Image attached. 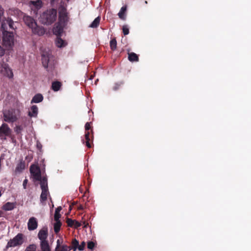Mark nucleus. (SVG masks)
Here are the masks:
<instances>
[{
  "instance_id": "0eeeda50",
  "label": "nucleus",
  "mask_w": 251,
  "mask_h": 251,
  "mask_svg": "<svg viewBox=\"0 0 251 251\" xmlns=\"http://www.w3.org/2000/svg\"><path fill=\"white\" fill-rule=\"evenodd\" d=\"M11 129L8 126V125L3 123L0 126V138L1 140L6 139V137H8L11 135Z\"/></svg>"
},
{
  "instance_id": "ea45409f",
  "label": "nucleus",
  "mask_w": 251,
  "mask_h": 251,
  "mask_svg": "<svg viewBox=\"0 0 251 251\" xmlns=\"http://www.w3.org/2000/svg\"><path fill=\"white\" fill-rule=\"evenodd\" d=\"M62 242H63L62 241H61L60 239H58L57 240L56 246L54 251H57L59 249L60 246H62V245H63L62 244Z\"/></svg>"
},
{
  "instance_id": "7ed1b4c3",
  "label": "nucleus",
  "mask_w": 251,
  "mask_h": 251,
  "mask_svg": "<svg viewBox=\"0 0 251 251\" xmlns=\"http://www.w3.org/2000/svg\"><path fill=\"white\" fill-rule=\"evenodd\" d=\"M25 242V236L19 233L7 243L6 248L21 246Z\"/></svg>"
},
{
  "instance_id": "393cba45",
  "label": "nucleus",
  "mask_w": 251,
  "mask_h": 251,
  "mask_svg": "<svg viewBox=\"0 0 251 251\" xmlns=\"http://www.w3.org/2000/svg\"><path fill=\"white\" fill-rule=\"evenodd\" d=\"M70 249L73 250V251H75L76 249L78 250V241L75 238L73 239L71 242V246H69Z\"/></svg>"
},
{
  "instance_id": "864d4df0",
  "label": "nucleus",
  "mask_w": 251,
  "mask_h": 251,
  "mask_svg": "<svg viewBox=\"0 0 251 251\" xmlns=\"http://www.w3.org/2000/svg\"><path fill=\"white\" fill-rule=\"evenodd\" d=\"M2 212L0 211V217L1 216Z\"/></svg>"
},
{
  "instance_id": "a18cd8bd",
  "label": "nucleus",
  "mask_w": 251,
  "mask_h": 251,
  "mask_svg": "<svg viewBox=\"0 0 251 251\" xmlns=\"http://www.w3.org/2000/svg\"><path fill=\"white\" fill-rule=\"evenodd\" d=\"M35 168H39V167L34 165H32L30 166V172L31 174V171L33 173L36 172V170Z\"/></svg>"
},
{
  "instance_id": "f03ea898",
  "label": "nucleus",
  "mask_w": 251,
  "mask_h": 251,
  "mask_svg": "<svg viewBox=\"0 0 251 251\" xmlns=\"http://www.w3.org/2000/svg\"><path fill=\"white\" fill-rule=\"evenodd\" d=\"M57 10L51 8L44 12L39 18L40 22L45 25H50L56 20Z\"/></svg>"
},
{
  "instance_id": "f257e3e1",
  "label": "nucleus",
  "mask_w": 251,
  "mask_h": 251,
  "mask_svg": "<svg viewBox=\"0 0 251 251\" xmlns=\"http://www.w3.org/2000/svg\"><path fill=\"white\" fill-rule=\"evenodd\" d=\"M5 24L3 23L0 26V29L2 33V45L7 50L12 48L14 43V38L13 32L6 31Z\"/></svg>"
},
{
  "instance_id": "6e6552de",
  "label": "nucleus",
  "mask_w": 251,
  "mask_h": 251,
  "mask_svg": "<svg viewBox=\"0 0 251 251\" xmlns=\"http://www.w3.org/2000/svg\"><path fill=\"white\" fill-rule=\"evenodd\" d=\"M29 5L31 9L34 11V13L37 14L38 11L43 6V2L41 0H30Z\"/></svg>"
},
{
  "instance_id": "9d476101",
  "label": "nucleus",
  "mask_w": 251,
  "mask_h": 251,
  "mask_svg": "<svg viewBox=\"0 0 251 251\" xmlns=\"http://www.w3.org/2000/svg\"><path fill=\"white\" fill-rule=\"evenodd\" d=\"M3 23L5 24V26L6 27V31H8V27H9V29L15 30L16 28V27L14 26V23L11 18H4L2 20L1 26Z\"/></svg>"
},
{
  "instance_id": "7c9ffc66",
  "label": "nucleus",
  "mask_w": 251,
  "mask_h": 251,
  "mask_svg": "<svg viewBox=\"0 0 251 251\" xmlns=\"http://www.w3.org/2000/svg\"><path fill=\"white\" fill-rule=\"evenodd\" d=\"M62 210L61 206H58L57 208H56L54 216V221H57L61 217V215L59 213L60 211Z\"/></svg>"
},
{
  "instance_id": "4be33fe9",
  "label": "nucleus",
  "mask_w": 251,
  "mask_h": 251,
  "mask_svg": "<svg viewBox=\"0 0 251 251\" xmlns=\"http://www.w3.org/2000/svg\"><path fill=\"white\" fill-rule=\"evenodd\" d=\"M43 100V96L41 94H36L32 98L31 103H39Z\"/></svg>"
},
{
  "instance_id": "3c124183",
  "label": "nucleus",
  "mask_w": 251,
  "mask_h": 251,
  "mask_svg": "<svg viewBox=\"0 0 251 251\" xmlns=\"http://www.w3.org/2000/svg\"><path fill=\"white\" fill-rule=\"evenodd\" d=\"M55 0H50L51 3L53 2Z\"/></svg>"
},
{
  "instance_id": "49530a36",
  "label": "nucleus",
  "mask_w": 251,
  "mask_h": 251,
  "mask_svg": "<svg viewBox=\"0 0 251 251\" xmlns=\"http://www.w3.org/2000/svg\"><path fill=\"white\" fill-rule=\"evenodd\" d=\"M27 182H28V180L27 179H25L24 180L23 185V187L24 189H26Z\"/></svg>"
},
{
  "instance_id": "20e7f679",
  "label": "nucleus",
  "mask_w": 251,
  "mask_h": 251,
  "mask_svg": "<svg viewBox=\"0 0 251 251\" xmlns=\"http://www.w3.org/2000/svg\"><path fill=\"white\" fill-rule=\"evenodd\" d=\"M3 120L9 123H13L15 122L18 118L15 113V111L13 109L5 110L3 111Z\"/></svg>"
},
{
  "instance_id": "423d86ee",
  "label": "nucleus",
  "mask_w": 251,
  "mask_h": 251,
  "mask_svg": "<svg viewBox=\"0 0 251 251\" xmlns=\"http://www.w3.org/2000/svg\"><path fill=\"white\" fill-rule=\"evenodd\" d=\"M69 18L67 10L65 8H62L59 11L58 23L66 26L69 21Z\"/></svg>"
},
{
  "instance_id": "79ce46f5",
  "label": "nucleus",
  "mask_w": 251,
  "mask_h": 251,
  "mask_svg": "<svg viewBox=\"0 0 251 251\" xmlns=\"http://www.w3.org/2000/svg\"><path fill=\"white\" fill-rule=\"evenodd\" d=\"M91 123L87 122L85 125V131H89V129L91 128L90 126Z\"/></svg>"
},
{
  "instance_id": "aec40b11",
  "label": "nucleus",
  "mask_w": 251,
  "mask_h": 251,
  "mask_svg": "<svg viewBox=\"0 0 251 251\" xmlns=\"http://www.w3.org/2000/svg\"><path fill=\"white\" fill-rule=\"evenodd\" d=\"M25 162L22 160L17 164L15 169V172L16 173H21L25 169Z\"/></svg>"
},
{
  "instance_id": "4c0bfd02",
  "label": "nucleus",
  "mask_w": 251,
  "mask_h": 251,
  "mask_svg": "<svg viewBox=\"0 0 251 251\" xmlns=\"http://www.w3.org/2000/svg\"><path fill=\"white\" fill-rule=\"evenodd\" d=\"M95 246V244L93 241H89L87 243V248L91 251L94 250Z\"/></svg>"
},
{
  "instance_id": "473e14b6",
  "label": "nucleus",
  "mask_w": 251,
  "mask_h": 251,
  "mask_svg": "<svg viewBox=\"0 0 251 251\" xmlns=\"http://www.w3.org/2000/svg\"><path fill=\"white\" fill-rule=\"evenodd\" d=\"M124 82L123 81L116 82L114 84L113 87V90L114 91H117L120 89L122 86L124 85Z\"/></svg>"
},
{
  "instance_id": "5701e85b",
  "label": "nucleus",
  "mask_w": 251,
  "mask_h": 251,
  "mask_svg": "<svg viewBox=\"0 0 251 251\" xmlns=\"http://www.w3.org/2000/svg\"><path fill=\"white\" fill-rule=\"evenodd\" d=\"M49 193L48 189H42V193L40 196V201L42 202L47 200L48 195Z\"/></svg>"
},
{
  "instance_id": "2f4dec72",
  "label": "nucleus",
  "mask_w": 251,
  "mask_h": 251,
  "mask_svg": "<svg viewBox=\"0 0 251 251\" xmlns=\"http://www.w3.org/2000/svg\"><path fill=\"white\" fill-rule=\"evenodd\" d=\"M85 139L86 140V146L88 148H90L91 147V146L90 143V132L89 131H85Z\"/></svg>"
},
{
  "instance_id": "a211bd4d",
  "label": "nucleus",
  "mask_w": 251,
  "mask_h": 251,
  "mask_svg": "<svg viewBox=\"0 0 251 251\" xmlns=\"http://www.w3.org/2000/svg\"><path fill=\"white\" fill-rule=\"evenodd\" d=\"M31 111L28 112V116L30 117H36L37 116L38 109V107L34 105H32L30 108Z\"/></svg>"
},
{
  "instance_id": "4468645a",
  "label": "nucleus",
  "mask_w": 251,
  "mask_h": 251,
  "mask_svg": "<svg viewBox=\"0 0 251 251\" xmlns=\"http://www.w3.org/2000/svg\"><path fill=\"white\" fill-rule=\"evenodd\" d=\"M32 32L34 34H37L39 35H42L45 33L44 28L42 27L39 26L36 24V25L31 28Z\"/></svg>"
},
{
  "instance_id": "6ab92c4d",
  "label": "nucleus",
  "mask_w": 251,
  "mask_h": 251,
  "mask_svg": "<svg viewBox=\"0 0 251 251\" xmlns=\"http://www.w3.org/2000/svg\"><path fill=\"white\" fill-rule=\"evenodd\" d=\"M35 169L36 170V172L33 173L31 171V175L34 179L37 181H39L42 178L41 176V171L39 168H35Z\"/></svg>"
},
{
  "instance_id": "37998d69",
  "label": "nucleus",
  "mask_w": 251,
  "mask_h": 251,
  "mask_svg": "<svg viewBox=\"0 0 251 251\" xmlns=\"http://www.w3.org/2000/svg\"><path fill=\"white\" fill-rule=\"evenodd\" d=\"M74 224L75 225H74V226L75 228H77L80 227L81 225V224L80 222H79L77 221H76L75 220H74Z\"/></svg>"
},
{
  "instance_id": "72a5a7b5",
  "label": "nucleus",
  "mask_w": 251,
  "mask_h": 251,
  "mask_svg": "<svg viewBox=\"0 0 251 251\" xmlns=\"http://www.w3.org/2000/svg\"><path fill=\"white\" fill-rule=\"evenodd\" d=\"M110 49L112 50H115L117 48V41L116 38H113L110 41Z\"/></svg>"
},
{
  "instance_id": "c756f323",
  "label": "nucleus",
  "mask_w": 251,
  "mask_h": 251,
  "mask_svg": "<svg viewBox=\"0 0 251 251\" xmlns=\"http://www.w3.org/2000/svg\"><path fill=\"white\" fill-rule=\"evenodd\" d=\"M55 221V223L54 224V230L55 233H57L60 230V227L62 224L59 219Z\"/></svg>"
},
{
  "instance_id": "cd10ccee",
  "label": "nucleus",
  "mask_w": 251,
  "mask_h": 251,
  "mask_svg": "<svg viewBox=\"0 0 251 251\" xmlns=\"http://www.w3.org/2000/svg\"><path fill=\"white\" fill-rule=\"evenodd\" d=\"M40 181L41 189H48L47 178L46 177H42Z\"/></svg>"
},
{
  "instance_id": "bb28decb",
  "label": "nucleus",
  "mask_w": 251,
  "mask_h": 251,
  "mask_svg": "<svg viewBox=\"0 0 251 251\" xmlns=\"http://www.w3.org/2000/svg\"><path fill=\"white\" fill-rule=\"evenodd\" d=\"M55 43L56 46L58 48H61L65 46V41L61 38V36H57Z\"/></svg>"
},
{
  "instance_id": "58836bf2",
  "label": "nucleus",
  "mask_w": 251,
  "mask_h": 251,
  "mask_svg": "<svg viewBox=\"0 0 251 251\" xmlns=\"http://www.w3.org/2000/svg\"><path fill=\"white\" fill-rule=\"evenodd\" d=\"M66 223L68 226L70 227H73L74 226V220H72V219L67 218L66 220Z\"/></svg>"
},
{
  "instance_id": "b1692460",
  "label": "nucleus",
  "mask_w": 251,
  "mask_h": 251,
  "mask_svg": "<svg viewBox=\"0 0 251 251\" xmlns=\"http://www.w3.org/2000/svg\"><path fill=\"white\" fill-rule=\"evenodd\" d=\"M128 59L131 62H137L139 61L138 56L134 52L128 53Z\"/></svg>"
},
{
  "instance_id": "ddd939ff",
  "label": "nucleus",
  "mask_w": 251,
  "mask_h": 251,
  "mask_svg": "<svg viewBox=\"0 0 251 251\" xmlns=\"http://www.w3.org/2000/svg\"><path fill=\"white\" fill-rule=\"evenodd\" d=\"M65 26H64V25L58 22L55 25V26L53 28L52 31L53 34L56 35L57 36H61V34L63 32L64 27Z\"/></svg>"
},
{
  "instance_id": "f3484780",
  "label": "nucleus",
  "mask_w": 251,
  "mask_h": 251,
  "mask_svg": "<svg viewBox=\"0 0 251 251\" xmlns=\"http://www.w3.org/2000/svg\"><path fill=\"white\" fill-rule=\"evenodd\" d=\"M41 251H50V247L48 241L40 242Z\"/></svg>"
},
{
  "instance_id": "f704fd0d",
  "label": "nucleus",
  "mask_w": 251,
  "mask_h": 251,
  "mask_svg": "<svg viewBox=\"0 0 251 251\" xmlns=\"http://www.w3.org/2000/svg\"><path fill=\"white\" fill-rule=\"evenodd\" d=\"M71 249H70V247L69 246L63 244L62 245V246H60L59 249L57 251H70Z\"/></svg>"
},
{
  "instance_id": "412c9836",
  "label": "nucleus",
  "mask_w": 251,
  "mask_h": 251,
  "mask_svg": "<svg viewBox=\"0 0 251 251\" xmlns=\"http://www.w3.org/2000/svg\"><path fill=\"white\" fill-rule=\"evenodd\" d=\"M126 9H127V7H126V5L123 6L121 8L119 13L118 14L119 17L121 19L123 20H125L126 19Z\"/></svg>"
},
{
  "instance_id": "de8ad7c7",
  "label": "nucleus",
  "mask_w": 251,
  "mask_h": 251,
  "mask_svg": "<svg viewBox=\"0 0 251 251\" xmlns=\"http://www.w3.org/2000/svg\"><path fill=\"white\" fill-rule=\"evenodd\" d=\"M82 223L84 226V227L86 228L88 226V223L86 222L85 220H83V218H82Z\"/></svg>"
},
{
  "instance_id": "39448f33",
  "label": "nucleus",
  "mask_w": 251,
  "mask_h": 251,
  "mask_svg": "<svg viewBox=\"0 0 251 251\" xmlns=\"http://www.w3.org/2000/svg\"><path fill=\"white\" fill-rule=\"evenodd\" d=\"M50 57L51 54L48 52H44L42 54V63L45 69H49L48 71L50 69H52L53 67L51 63L50 62Z\"/></svg>"
},
{
  "instance_id": "1a4fd4ad",
  "label": "nucleus",
  "mask_w": 251,
  "mask_h": 251,
  "mask_svg": "<svg viewBox=\"0 0 251 251\" xmlns=\"http://www.w3.org/2000/svg\"><path fill=\"white\" fill-rule=\"evenodd\" d=\"M37 236L40 242L48 241V230L47 227H43L40 229Z\"/></svg>"
},
{
  "instance_id": "c03bdc74",
  "label": "nucleus",
  "mask_w": 251,
  "mask_h": 251,
  "mask_svg": "<svg viewBox=\"0 0 251 251\" xmlns=\"http://www.w3.org/2000/svg\"><path fill=\"white\" fill-rule=\"evenodd\" d=\"M5 49L0 45V57L3 56L5 54Z\"/></svg>"
},
{
  "instance_id": "c9c22d12",
  "label": "nucleus",
  "mask_w": 251,
  "mask_h": 251,
  "mask_svg": "<svg viewBox=\"0 0 251 251\" xmlns=\"http://www.w3.org/2000/svg\"><path fill=\"white\" fill-rule=\"evenodd\" d=\"M36 245L35 244H30L28 246L25 251H36Z\"/></svg>"
},
{
  "instance_id": "5fc2aeb1",
  "label": "nucleus",
  "mask_w": 251,
  "mask_h": 251,
  "mask_svg": "<svg viewBox=\"0 0 251 251\" xmlns=\"http://www.w3.org/2000/svg\"><path fill=\"white\" fill-rule=\"evenodd\" d=\"M1 191H0V197H1Z\"/></svg>"
},
{
  "instance_id": "f8f14e48",
  "label": "nucleus",
  "mask_w": 251,
  "mask_h": 251,
  "mask_svg": "<svg viewBox=\"0 0 251 251\" xmlns=\"http://www.w3.org/2000/svg\"><path fill=\"white\" fill-rule=\"evenodd\" d=\"M23 20L25 25L30 28L36 25L37 23L35 20L29 16H25Z\"/></svg>"
},
{
  "instance_id": "09e8293b",
  "label": "nucleus",
  "mask_w": 251,
  "mask_h": 251,
  "mask_svg": "<svg viewBox=\"0 0 251 251\" xmlns=\"http://www.w3.org/2000/svg\"><path fill=\"white\" fill-rule=\"evenodd\" d=\"M84 209V206L82 204H80L77 207V209L79 210H82Z\"/></svg>"
},
{
  "instance_id": "a19ab883",
  "label": "nucleus",
  "mask_w": 251,
  "mask_h": 251,
  "mask_svg": "<svg viewBox=\"0 0 251 251\" xmlns=\"http://www.w3.org/2000/svg\"><path fill=\"white\" fill-rule=\"evenodd\" d=\"M85 246H86L85 242L84 241L82 242L81 243L80 245L78 244V247H79L78 250L80 251H83L84 249Z\"/></svg>"
},
{
  "instance_id": "e433bc0d",
  "label": "nucleus",
  "mask_w": 251,
  "mask_h": 251,
  "mask_svg": "<svg viewBox=\"0 0 251 251\" xmlns=\"http://www.w3.org/2000/svg\"><path fill=\"white\" fill-rule=\"evenodd\" d=\"M123 32L124 35H126L129 33V28L127 25H124L122 28Z\"/></svg>"
},
{
  "instance_id": "8fccbe9b",
  "label": "nucleus",
  "mask_w": 251,
  "mask_h": 251,
  "mask_svg": "<svg viewBox=\"0 0 251 251\" xmlns=\"http://www.w3.org/2000/svg\"><path fill=\"white\" fill-rule=\"evenodd\" d=\"M37 147H38V148H40V147L41 146V145H39V144H37Z\"/></svg>"
},
{
  "instance_id": "2eb2a0df",
  "label": "nucleus",
  "mask_w": 251,
  "mask_h": 251,
  "mask_svg": "<svg viewBox=\"0 0 251 251\" xmlns=\"http://www.w3.org/2000/svg\"><path fill=\"white\" fill-rule=\"evenodd\" d=\"M2 72L5 76L10 78H12L13 76L12 71L9 67H3L2 70Z\"/></svg>"
},
{
  "instance_id": "c85d7f7f",
  "label": "nucleus",
  "mask_w": 251,
  "mask_h": 251,
  "mask_svg": "<svg viewBox=\"0 0 251 251\" xmlns=\"http://www.w3.org/2000/svg\"><path fill=\"white\" fill-rule=\"evenodd\" d=\"M100 17L98 16L93 21V22L89 25V27L92 28H97L100 25Z\"/></svg>"
},
{
  "instance_id": "dca6fc26",
  "label": "nucleus",
  "mask_w": 251,
  "mask_h": 251,
  "mask_svg": "<svg viewBox=\"0 0 251 251\" xmlns=\"http://www.w3.org/2000/svg\"><path fill=\"white\" fill-rule=\"evenodd\" d=\"M15 206V203L7 202L2 206V209L5 211H10L14 209Z\"/></svg>"
},
{
  "instance_id": "9b49d317",
  "label": "nucleus",
  "mask_w": 251,
  "mask_h": 251,
  "mask_svg": "<svg viewBox=\"0 0 251 251\" xmlns=\"http://www.w3.org/2000/svg\"><path fill=\"white\" fill-rule=\"evenodd\" d=\"M38 221L36 218L32 217L29 218L27 223V228L30 231L34 230L37 228Z\"/></svg>"
},
{
  "instance_id": "a878e982",
  "label": "nucleus",
  "mask_w": 251,
  "mask_h": 251,
  "mask_svg": "<svg viewBox=\"0 0 251 251\" xmlns=\"http://www.w3.org/2000/svg\"><path fill=\"white\" fill-rule=\"evenodd\" d=\"M61 85L62 84L60 82L58 81H53L52 83L51 89L55 92L58 91L61 88Z\"/></svg>"
},
{
  "instance_id": "603ef678",
  "label": "nucleus",
  "mask_w": 251,
  "mask_h": 251,
  "mask_svg": "<svg viewBox=\"0 0 251 251\" xmlns=\"http://www.w3.org/2000/svg\"><path fill=\"white\" fill-rule=\"evenodd\" d=\"M17 129H20V126L17 127ZM17 131L18 132V129H17Z\"/></svg>"
}]
</instances>
